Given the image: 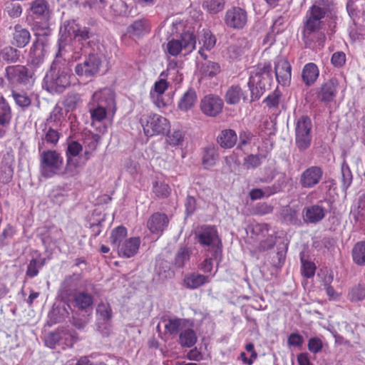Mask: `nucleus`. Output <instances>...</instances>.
Instances as JSON below:
<instances>
[{
  "label": "nucleus",
  "mask_w": 365,
  "mask_h": 365,
  "mask_svg": "<svg viewBox=\"0 0 365 365\" xmlns=\"http://www.w3.org/2000/svg\"><path fill=\"white\" fill-rule=\"evenodd\" d=\"M332 9L330 0H319L307 11L302 31V40L307 48L317 49L324 47L326 35L323 19Z\"/></svg>",
  "instance_id": "obj_1"
},
{
  "label": "nucleus",
  "mask_w": 365,
  "mask_h": 365,
  "mask_svg": "<svg viewBox=\"0 0 365 365\" xmlns=\"http://www.w3.org/2000/svg\"><path fill=\"white\" fill-rule=\"evenodd\" d=\"M64 46L61 44L55 58L43 79V88L51 93H62L66 88L76 84L77 79L72 72L71 64Z\"/></svg>",
  "instance_id": "obj_2"
},
{
  "label": "nucleus",
  "mask_w": 365,
  "mask_h": 365,
  "mask_svg": "<svg viewBox=\"0 0 365 365\" xmlns=\"http://www.w3.org/2000/svg\"><path fill=\"white\" fill-rule=\"evenodd\" d=\"M93 108L90 109L92 125L104 120L112 121L116 112L115 93L110 88L96 91L92 96Z\"/></svg>",
  "instance_id": "obj_3"
},
{
  "label": "nucleus",
  "mask_w": 365,
  "mask_h": 365,
  "mask_svg": "<svg viewBox=\"0 0 365 365\" xmlns=\"http://www.w3.org/2000/svg\"><path fill=\"white\" fill-rule=\"evenodd\" d=\"M272 81V66L269 62L259 64L251 71L247 83L252 101L259 99L268 89Z\"/></svg>",
  "instance_id": "obj_4"
},
{
  "label": "nucleus",
  "mask_w": 365,
  "mask_h": 365,
  "mask_svg": "<svg viewBox=\"0 0 365 365\" xmlns=\"http://www.w3.org/2000/svg\"><path fill=\"white\" fill-rule=\"evenodd\" d=\"M196 39L194 34L190 31L183 32L179 38L168 40L165 46V52L167 56H177L180 53L187 55L195 48Z\"/></svg>",
  "instance_id": "obj_5"
},
{
  "label": "nucleus",
  "mask_w": 365,
  "mask_h": 365,
  "mask_svg": "<svg viewBox=\"0 0 365 365\" xmlns=\"http://www.w3.org/2000/svg\"><path fill=\"white\" fill-rule=\"evenodd\" d=\"M196 239L205 251L217 258L221 254V242L214 226H202L196 232Z\"/></svg>",
  "instance_id": "obj_6"
},
{
  "label": "nucleus",
  "mask_w": 365,
  "mask_h": 365,
  "mask_svg": "<svg viewBox=\"0 0 365 365\" xmlns=\"http://www.w3.org/2000/svg\"><path fill=\"white\" fill-rule=\"evenodd\" d=\"M140 122L145 135L148 137L163 135L170 128L168 120L157 113L143 115Z\"/></svg>",
  "instance_id": "obj_7"
},
{
  "label": "nucleus",
  "mask_w": 365,
  "mask_h": 365,
  "mask_svg": "<svg viewBox=\"0 0 365 365\" xmlns=\"http://www.w3.org/2000/svg\"><path fill=\"white\" fill-rule=\"evenodd\" d=\"M63 158L56 150H44L40 155V172L44 178H51L58 174L63 165Z\"/></svg>",
  "instance_id": "obj_8"
},
{
  "label": "nucleus",
  "mask_w": 365,
  "mask_h": 365,
  "mask_svg": "<svg viewBox=\"0 0 365 365\" xmlns=\"http://www.w3.org/2000/svg\"><path fill=\"white\" fill-rule=\"evenodd\" d=\"M102 64L101 56L97 53H91L74 68L75 73L80 78L88 79L96 76L100 71Z\"/></svg>",
  "instance_id": "obj_9"
},
{
  "label": "nucleus",
  "mask_w": 365,
  "mask_h": 365,
  "mask_svg": "<svg viewBox=\"0 0 365 365\" xmlns=\"http://www.w3.org/2000/svg\"><path fill=\"white\" fill-rule=\"evenodd\" d=\"M225 25L232 29H242L247 21V14L245 9L233 6L227 9L225 14Z\"/></svg>",
  "instance_id": "obj_10"
},
{
  "label": "nucleus",
  "mask_w": 365,
  "mask_h": 365,
  "mask_svg": "<svg viewBox=\"0 0 365 365\" xmlns=\"http://www.w3.org/2000/svg\"><path fill=\"white\" fill-rule=\"evenodd\" d=\"M339 81L336 78H332L324 82L317 91V99L324 103L328 104L334 101L338 93Z\"/></svg>",
  "instance_id": "obj_11"
},
{
  "label": "nucleus",
  "mask_w": 365,
  "mask_h": 365,
  "mask_svg": "<svg viewBox=\"0 0 365 365\" xmlns=\"http://www.w3.org/2000/svg\"><path fill=\"white\" fill-rule=\"evenodd\" d=\"M168 88V82L161 78L155 83L153 88L150 90L151 100L158 108H163L170 103V98L165 95V91Z\"/></svg>",
  "instance_id": "obj_12"
},
{
  "label": "nucleus",
  "mask_w": 365,
  "mask_h": 365,
  "mask_svg": "<svg viewBox=\"0 0 365 365\" xmlns=\"http://www.w3.org/2000/svg\"><path fill=\"white\" fill-rule=\"evenodd\" d=\"M275 76L277 82L283 86L289 85L292 76V67L287 59L281 56L274 61Z\"/></svg>",
  "instance_id": "obj_13"
},
{
  "label": "nucleus",
  "mask_w": 365,
  "mask_h": 365,
  "mask_svg": "<svg viewBox=\"0 0 365 365\" xmlns=\"http://www.w3.org/2000/svg\"><path fill=\"white\" fill-rule=\"evenodd\" d=\"M222 100L215 95L205 96L200 103L202 113L209 116H216L222 111Z\"/></svg>",
  "instance_id": "obj_14"
},
{
  "label": "nucleus",
  "mask_w": 365,
  "mask_h": 365,
  "mask_svg": "<svg viewBox=\"0 0 365 365\" xmlns=\"http://www.w3.org/2000/svg\"><path fill=\"white\" fill-rule=\"evenodd\" d=\"M322 175L323 171L320 167L311 166L301 174L299 182L303 187L312 188L320 182Z\"/></svg>",
  "instance_id": "obj_15"
},
{
  "label": "nucleus",
  "mask_w": 365,
  "mask_h": 365,
  "mask_svg": "<svg viewBox=\"0 0 365 365\" xmlns=\"http://www.w3.org/2000/svg\"><path fill=\"white\" fill-rule=\"evenodd\" d=\"M150 30V26L148 21L145 19H140L134 21L126 28L125 35L133 39H138L149 33Z\"/></svg>",
  "instance_id": "obj_16"
},
{
  "label": "nucleus",
  "mask_w": 365,
  "mask_h": 365,
  "mask_svg": "<svg viewBox=\"0 0 365 365\" xmlns=\"http://www.w3.org/2000/svg\"><path fill=\"white\" fill-rule=\"evenodd\" d=\"M140 245V237H134L125 240L116 249L120 257L130 258L137 254Z\"/></svg>",
  "instance_id": "obj_17"
},
{
  "label": "nucleus",
  "mask_w": 365,
  "mask_h": 365,
  "mask_svg": "<svg viewBox=\"0 0 365 365\" xmlns=\"http://www.w3.org/2000/svg\"><path fill=\"white\" fill-rule=\"evenodd\" d=\"M168 223L169 220L165 214L155 212L148 219L147 226L152 233L160 235L167 228Z\"/></svg>",
  "instance_id": "obj_18"
},
{
  "label": "nucleus",
  "mask_w": 365,
  "mask_h": 365,
  "mask_svg": "<svg viewBox=\"0 0 365 365\" xmlns=\"http://www.w3.org/2000/svg\"><path fill=\"white\" fill-rule=\"evenodd\" d=\"M83 150V146L77 141L69 142L66 150V172L73 175L75 170L77 168L78 164L77 160H73L72 158L79 155Z\"/></svg>",
  "instance_id": "obj_19"
},
{
  "label": "nucleus",
  "mask_w": 365,
  "mask_h": 365,
  "mask_svg": "<svg viewBox=\"0 0 365 365\" xmlns=\"http://www.w3.org/2000/svg\"><path fill=\"white\" fill-rule=\"evenodd\" d=\"M6 76L11 83H26L29 78L28 69L21 65L10 66L6 68Z\"/></svg>",
  "instance_id": "obj_20"
},
{
  "label": "nucleus",
  "mask_w": 365,
  "mask_h": 365,
  "mask_svg": "<svg viewBox=\"0 0 365 365\" xmlns=\"http://www.w3.org/2000/svg\"><path fill=\"white\" fill-rule=\"evenodd\" d=\"M79 31V25L76 23V21H65L60 29L61 38L59 39L58 48L61 44L64 46V52L67 53V41L68 38H76V33Z\"/></svg>",
  "instance_id": "obj_21"
},
{
  "label": "nucleus",
  "mask_w": 365,
  "mask_h": 365,
  "mask_svg": "<svg viewBox=\"0 0 365 365\" xmlns=\"http://www.w3.org/2000/svg\"><path fill=\"white\" fill-rule=\"evenodd\" d=\"M304 220L306 222L316 224L322 221L326 215V210L319 205H312L303 210Z\"/></svg>",
  "instance_id": "obj_22"
},
{
  "label": "nucleus",
  "mask_w": 365,
  "mask_h": 365,
  "mask_svg": "<svg viewBox=\"0 0 365 365\" xmlns=\"http://www.w3.org/2000/svg\"><path fill=\"white\" fill-rule=\"evenodd\" d=\"M45 51L43 42L36 41L33 43L29 52V63L34 67H38L44 61Z\"/></svg>",
  "instance_id": "obj_23"
},
{
  "label": "nucleus",
  "mask_w": 365,
  "mask_h": 365,
  "mask_svg": "<svg viewBox=\"0 0 365 365\" xmlns=\"http://www.w3.org/2000/svg\"><path fill=\"white\" fill-rule=\"evenodd\" d=\"M216 43V38L212 32L207 29H203L199 36V44L202 45L198 51V53L204 58H207V56L204 53V50H211Z\"/></svg>",
  "instance_id": "obj_24"
},
{
  "label": "nucleus",
  "mask_w": 365,
  "mask_h": 365,
  "mask_svg": "<svg viewBox=\"0 0 365 365\" xmlns=\"http://www.w3.org/2000/svg\"><path fill=\"white\" fill-rule=\"evenodd\" d=\"M319 76L317 66L314 63H308L304 65L302 71V78L307 86L313 85Z\"/></svg>",
  "instance_id": "obj_25"
},
{
  "label": "nucleus",
  "mask_w": 365,
  "mask_h": 365,
  "mask_svg": "<svg viewBox=\"0 0 365 365\" xmlns=\"http://www.w3.org/2000/svg\"><path fill=\"white\" fill-rule=\"evenodd\" d=\"M61 237V230L55 226L47 227L41 233V240L45 246H51L56 243Z\"/></svg>",
  "instance_id": "obj_26"
},
{
  "label": "nucleus",
  "mask_w": 365,
  "mask_h": 365,
  "mask_svg": "<svg viewBox=\"0 0 365 365\" xmlns=\"http://www.w3.org/2000/svg\"><path fill=\"white\" fill-rule=\"evenodd\" d=\"M197 102V94L193 88L186 91L179 99L178 107L181 111L192 108Z\"/></svg>",
  "instance_id": "obj_27"
},
{
  "label": "nucleus",
  "mask_w": 365,
  "mask_h": 365,
  "mask_svg": "<svg viewBox=\"0 0 365 365\" xmlns=\"http://www.w3.org/2000/svg\"><path fill=\"white\" fill-rule=\"evenodd\" d=\"M210 279L207 276L197 273H192L185 277L183 279L184 285L190 289H195L198 287L208 283Z\"/></svg>",
  "instance_id": "obj_28"
},
{
  "label": "nucleus",
  "mask_w": 365,
  "mask_h": 365,
  "mask_svg": "<svg viewBox=\"0 0 365 365\" xmlns=\"http://www.w3.org/2000/svg\"><path fill=\"white\" fill-rule=\"evenodd\" d=\"M164 327L167 333L174 335L177 334L180 330L185 328L187 320L177 317H170L163 320Z\"/></svg>",
  "instance_id": "obj_29"
},
{
  "label": "nucleus",
  "mask_w": 365,
  "mask_h": 365,
  "mask_svg": "<svg viewBox=\"0 0 365 365\" xmlns=\"http://www.w3.org/2000/svg\"><path fill=\"white\" fill-rule=\"evenodd\" d=\"M65 122L64 111L63 108L58 106H56L46 119L45 125L48 126L61 128L63 126Z\"/></svg>",
  "instance_id": "obj_30"
},
{
  "label": "nucleus",
  "mask_w": 365,
  "mask_h": 365,
  "mask_svg": "<svg viewBox=\"0 0 365 365\" xmlns=\"http://www.w3.org/2000/svg\"><path fill=\"white\" fill-rule=\"evenodd\" d=\"M58 129L59 128H56L55 127L48 126L47 125H44V129L43 130V134L41 137L42 143H38L39 150L42 149V145L44 142L53 145L57 144L61 136Z\"/></svg>",
  "instance_id": "obj_31"
},
{
  "label": "nucleus",
  "mask_w": 365,
  "mask_h": 365,
  "mask_svg": "<svg viewBox=\"0 0 365 365\" xmlns=\"http://www.w3.org/2000/svg\"><path fill=\"white\" fill-rule=\"evenodd\" d=\"M237 140V136L235 130L232 129L223 130L217 136V143L222 148H232Z\"/></svg>",
  "instance_id": "obj_32"
},
{
  "label": "nucleus",
  "mask_w": 365,
  "mask_h": 365,
  "mask_svg": "<svg viewBox=\"0 0 365 365\" xmlns=\"http://www.w3.org/2000/svg\"><path fill=\"white\" fill-rule=\"evenodd\" d=\"M13 36V43L20 48L26 46L31 37L29 31L20 25L15 26Z\"/></svg>",
  "instance_id": "obj_33"
},
{
  "label": "nucleus",
  "mask_w": 365,
  "mask_h": 365,
  "mask_svg": "<svg viewBox=\"0 0 365 365\" xmlns=\"http://www.w3.org/2000/svg\"><path fill=\"white\" fill-rule=\"evenodd\" d=\"M247 233L255 240H259L268 235L269 225L266 223H253L247 228Z\"/></svg>",
  "instance_id": "obj_34"
},
{
  "label": "nucleus",
  "mask_w": 365,
  "mask_h": 365,
  "mask_svg": "<svg viewBox=\"0 0 365 365\" xmlns=\"http://www.w3.org/2000/svg\"><path fill=\"white\" fill-rule=\"evenodd\" d=\"M247 100V96L243 93L239 86H230L226 92L225 100L227 104L235 105L240 102V99Z\"/></svg>",
  "instance_id": "obj_35"
},
{
  "label": "nucleus",
  "mask_w": 365,
  "mask_h": 365,
  "mask_svg": "<svg viewBox=\"0 0 365 365\" xmlns=\"http://www.w3.org/2000/svg\"><path fill=\"white\" fill-rule=\"evenodd\" d=\"M100 140V136L97 134H88L83 140L84 157L86 160H88L92 153L96 150Z\"/></svg>",
  "instance_id": "obj_36"
},
{
  "label": "nucleus",
  "mask_w": 365,
  "mask_h": 365,
  "mask_svg": "<svg viewBox=\"0 0 365 365\" xmlns=\"http://www.w3.org/2000/svg\"><path fill=\"white\" fill-rule=\"evenodd\" d=\"M197 341V336L193 329L190 328L182 329L180 333L179 342L182 346L192 347Z\"/></svg>",
  "instance_id": "obj_37"
},
{
  "label": "nucleus",
  "mask_w": 365,
  "mask_h": 365,
  "mask_svg": "<svg viewBox=\"0 0 365 365\" xmlns=\"http://www.w3.org/2000/svg\"><path fill=\"white\" fill-rule=\"evenodd\" d=\"M11 119V108L8 103L2 101L0 103V137H2L4 133L2 127L9 125Z\"/></svg>",
  "instance_id": "obj_38"
},
{
  "label": "nucleus",
  "mask_w": 365,
  "mask_h": 365,
  "mask_svg": "<svg viewBox=\"0 0 365 365\" xmlns=\"http://www.w3.org/2000/svg\"><path fill=\"white\" fill-rule=\"evenodd\" d=\"M127 237V229L123 226H118L114 228L110 236V242L111 245L117 248L120 244H122Z\"/></svg>",
  "instance_id": "obj_39"
},
{
  "label": "nucleus",
  "mask_w": 365,
  "mask_h": 365,
  "mask_svg": "<svg viewBox=\"0 0 365 365\" xmlns=\"http://www.w3.org/2000/svg\"><path fill=\"white\" fill-rule=\"evenodd\" d=\"M353 261L358 265H365V241L355 244L352 249Z\"/></svg>",
  "instance_id": "obj_40"
},
{
  "label": "nucleus",
  "mask_w": 365,
  "mask_h": 365,
  "mask_svg": "<svg viewBox=\"0 0 365 365\" xmlns=\"http://www.w3.org/2000/svg\"><path fill=\"white\" fill-rule=\"evenodd\" d=\"M225 5V0H202V8L210 14L222 11Z\"/></svg>",
  "instance_id": "obj_41"
},
{
  "label": "nucleus",
  "mask_w": 365,
  "mask_h": 365,
  "mask_svg": "<svg viewBox=\"0 0 365 365\" xmlns=\"http://www.w3.org/2000/svg\"><path fill=\"white\" fill-rule=\"evenodd\" d=\"M75 307L79 309L86 310L93 304V297L86 292H79L74 297Z\"/></svg>",
  "instance_id": "obj_42"
},
{
  "label": "nucleus",
  "mask_w": 365,
  "mask_h": 365,
  "mask_svg": "<svg viewBox=\"0 0 365 365\" xmlns=\"http://www.w3.org/2000/svg\"><path fill=\"white\" fill-rule=\"evenodd\" d=\"M192 250L187 247H181L178 250L175 257V265L178 268L183 267L190 260Z\"/></svg>",
  "instance_id": "obj_43"
},
{
  "label": "nucleus",
  "mask_w": 365,
  "mask_h": 365,
  "mask_svg": "<svg viewBox=\"0 0 365 365\" xmlns=\"http://www.w3.org/2000/svg\"><path fill=\"white\" fill-rule=\"evenodd\" d=\"M348 299L352 302H357L365 299V285L358 284L353 286L348 293Z\"/></svg>",
  "instance_id": "obj_44"
},
{
  "label": "nucleus",
  "mask_w": 365,
  "mask_h": 365,
  "mask_svg": "<svg viewBox=\"0 0 365 365\" xmlns=\"http://www.w3.org/2000/svg\"><path fill=\"white\" fill-rule=\"evenodd\" d=\"M184 138L185 133L182 130L173 128L168 133L166 140L172 146H178L182 145Z\"/></svg>",
  "instance_id": "obj_45"
},
{
  "label": "nucleus",
  "mask_w": 365,
  "mask_h": 365,
  "mask_svg": "<svg viewBox=\"0 0 365 365\" xmlns=\"http://www.w3.org/2000/svg\"><path fill=\"white\" fill-rule=\"evenodd\" d=\"M218 155L214 147L210 146L205 149L202 157V164L205 168H210L215 165Z\"/></svg>",
  "instance_id": "obj_46"
},
{
  "label": "nucleus",
  "mask_w": 365,
  "mask_h": 365,
  "mask_svg": "<svg viewBox=\"0 0 365 365\" xmlns=\"http://www.w3.org/2000/svg\"><path fill=\"white\" fill-rule=\"evenodd\" d=\"M83 7H88L92 12H96L100 14L103 13L107 6L106 0H86L82 3Z\"/></svg>",
  "instance_id": "obj_47"
},
{
  "label": "nucleus",
  "mask_w": 365,
  "mask_h": 365,
  "mask_svg": "<svg viewBox=\"0 0 365 365\" xmlns=\"http://www.w3.org/2000/svg\"><path fill=\"white\" fill-rule=\"evenodd\" d=\"M153 192L157 197L165 198L170 195L171 188L164 182L155 181L153 185Z\"/></svg>",
  "instance_id": "obj_48"
},
{
  "label": "nucleus",
  "mask_w": 365,
  "mask_h": 365,
  "mask_svg": "<svg viewBox=\"0 0 365 365\" xmlns=\"http://www.w3.org/2000/svg\"><path fill=\"white\" fill-rule=\"evenodd\" d=\"M45 264V259H32L27 267L26 274L30 278H33L38 275L39 269Z\"/></svg>",
  "instance_id": "obj_49"
},
{
  "label": "nucleus",
  "mask_w": 365,
  "mask_h": 365,
  "mask_svg": "<svg viewBox=\"0 0 365 365\" xmlns=\"http://www.w3.org/2000/svg\"><path fill=\"white\" fill-rule=\"evenodd\" d=\"M312 121L307 116H302L298 119L295 127V135L306 133L312 130Z\"/></svg>",
  "instance_id": "obj_50"
},
{
  "label": "nucleus",
  "mask_w": 365,
  "mask_h": 365,
  "mask_svg": "<svg viewBox=\"0 0 365 365\" xmlns=\"http://www.w3.org/2000/svg\"><path fill=\"white\" fill-rule=\"evenodd\" d=\"M352 173L347 165L343 164L341 166V187L344 192H346L352 182Z\"/></svg>",
  "instance_id": "obj_51"
},
{
  "label": "nucleus",
  "mask_w": 365,
  "mask_h": 365,
  "mask_svg": "<svg viewBox=\"0 0 365 365\" xmlns=\"http://www.w3.org/2000/svg\"><path fill=\"white\" fill-rule=\"evenodd\" d=\"M312 141V135L311 132H308L306 133H299L295 135V143L297 148L300 150H304L307 149L311 144Z\"/></svg>",
  "instance_id": "obj_52"
},
{
  "label": "nucleus",
  "mask_w": 365,
  "mask_h": 365,
  "mask_svg": "<svg viewBox=\"0 0 365 365\" xmlns=\"http://www.w3.org/2000/svg\"><path fill=\"white\" fill-rule=\"evenodd\" d=\"M31 10L38 16H46L48 13V6L45 0H35L31 4Z\"/></svg>",
  "instance_id": "obj_53"
},
{
  "label": "nucleus",
  "mask_w": 365,
  "mask_h": 365,
  "mask_svg": "<svg viewBox=\"0 0 365 365\" xmlns=\"http://www.w3.org/2000/svg\"><path fill=\"white\" fill-rule=\"evenodd\" d=\"M61 344L67 347H71L77 341L76 332L67 329H61Z\"/></svg>",
  "instance_id": "obj_54"
},
{
  "label": "nucleus",
  "mask_w": 365,
  "mask_h": 365,
  "mask_svg": "<svg viewBox=\"0 0 365 365\" xmlns=\"http://www.w3.org/2000/svg\"><path fill=\"white\" fill-rule=\"evenodd\" d=\"M200 70L203 75L213 77L220 71V65L215 62L207 61L202 64Z\"/></svg>",
  "instance_id": "obj_55"
},
{
  "label": "nucleus",
  "mask_w": 365,
  "mask_h": 365,
  "mask_svg": "<svg viewBox=\"0 0 365 365\" xmlns=\"http://www.w3.org/2000/svg\"><path fill=\"white\" fill-rule=\"evenodd\" d=\"M61 329L50 332L45 336V344L49 348H54L57 344H61Z\"/></svg>",
  "instance_id": "obj_56"
},
{
  "label": "nucleus",
  "mask_w": 365,
  "mask_h": 365,
  "mask_svg": "<svg viewBox=\"0 0 365 365\" xmlns=\"http://www.w3.org/2000/svg\"><path fill=\"white\" fill-rule=\"evenodd\" d=\"M1 58L7 62H16L19 58L18 51L11 46H6L0 52Z\"/></svg>",
  "instance_id": "obj_57"
},
{
  "label": "nucleus",
  "mask_w": 365,
  "mask_h": 365,
  "mask_svg": "<svg viewBox=\"0 0 365 365\" xmlns=\"http://www.w3.org/2000/svg\"><path fill=\"white\" fill-rule=\"evenodd\" d=\"M15 234V228L11 225H7L0 235V248L8 245L9 240L11 239Z\"/></svg>",
  "instance_id": "obj_58"
},
{
  "label": "nucleus",
  "mask_w": 365,
  "mask_h": 365,
  "mask_svg": "<svg viewBox=\"0 0 365 365\" xmlns=\"http://www.w3.org/2000/svg\"><path fill=\"white\" fill-rule=\"evenodd\" d=\"M262 158L264 155H250L245 158L244 165L247 169L255 168L261 164Z\"/></svg>",
  "instance_id": "obj_59"
},
{
  "label": "nucleus",
  "mask_w": 365,
  "mask_h": 365,
  "mask_svg": "<svg viewBox=\"0 0 365 365\" xmlns=\"http://www.w3.org/2000/svg\"><path fill=\"white\" fill-rule=\"evenodd\" d=\"M12 96L16 103L21 108H26L30 106L31 101L29 96L23 92H12Z\"/></svg>",
  "instance_id": "obj_60"
},
{
  "label": "nucleus",
  "mask_w": 365,
  "mask_h": 365,
  "mask_svg": "<svg viewBox=\"0 0 365 365\" xmlns=\"http://www.w3.org/2000/svg\"><path fill=\"white\" fill-rule=\"evenodd\" d=\"M301 261L302 275L307 278L313 277L316 271V266L314 263L308 260H305L303 258L301 259Z\"/></svg>",
  "instance_id": "obj_61"
},
{
  "label": "nucleus",
  "mask_w": 365,
  "mask_h": 365,
  "mask_svg": "<svg viewBox=\"0 0 365 365\" xmlns=\"http://www.w3.org/2000/svg\"><path fill=\"white\" fill-rule=\"evenodd\" d=\"M97 314L105 321L110 320L112 317V311L108 303H100L96 309Z\"/></svg>",
  "instance_id": "obj_62"
},
{
  "label": "nucleus",
  "mask_w": 365,
  "mask_h": 365,
  "mask_svg": "<svg viewBox=\"0 0 365 365\" xmlns=\"http://www.w3.org/2000/svg\"><path fill=\"white\" fill-rule=\"evenodd\" d=\"M5 11L9 16L17 18L21 14L22 8L18 3L9 2L6 4Z\"/></svg>",
  "instance_id": "obj_63"
},
{
  "label": "nucleus",
  "mask_w": 365,
  "mask_h": 365,
  "mask_svg": "<svg viewBox=\"0 0 365 365\" xmlns=\"http://www.w3.org/2000/svg\"><path fill=\"white\" fill-rule=\"evenodd\" d=\"M258 241H259V244L257 249L259 252L269 250L275 245L274 238L271 235H268L264 238L259 240Z\"/></svg>",
  "instance_id": "obj_64"
}]
</instances>
